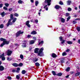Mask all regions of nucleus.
I'll return each mask as SVG.
<instances>
[{
	"instance_id": "nucleus-1",
	"label": "nucleus",
	"mask_w": 80,
	"mask_h": 80,
	"mask_svg": "<svg viewBox=\"0 0 80 80\" xmlns=\"http://www.w3.org/2000/svg\"><path fill=\"white\" fill-rule=\"evenodd\" d=\"M10 18V19L9 20L7 24V27H8L9 25H11L13 24V23L11 22V20L13 19V14H11Z\"/></svg>"
},
{
	"instance_id": "nucleus-2",
	"label": "nucleus",
	"mask_w": 80,
	"mask_h": 80,
	"mask_svg": "<svg viewBox=\"0 0 80 80\" xmlns=\"http://www.w3.org/2000/svg\"><path fill=\"white\" fill-rule=\"evenodd\" d=\"M23 31L22 32L21 31H19L16 33V37H19L20 36V34H23Z\"/></svg>"
},
{
	"instance_id": "nucleus-3",
	"label": "nucleus",
	"mask_w": 80,
	"mask_h": 80,
	"mask_svg": "<svg viewBox=\"0 0 80 80\" xmlns=\"http://www.w3.org/2000/svg\"><path fill=\"white\" fill-rule=\"evenodd\" d=\"M1 53H0V58H1L2 60L4 61L5 60V58L4 57V53H3L1 55Z\"/></svg>"
},
{
	"instance_id": "nucleus-4",
	"label": "nucleus",
	"mask_w": 80,
	"mask_h": 80,
	"mask_svg": "<svg viewBox=\"0 0 80 80\" xmlns=\"http://www.w3.org/2000/svg\"><path fill=\"white\" fill-rule=\"evenodd\" d=\"M45 3H48V5H51V2L52 0H45Z\"/></svg>"
},
{
	"instance_id": "nucleus-5",
	"label": "nucleus",
	"mask_w": 80,
	"mask_h": 80,
	"mask_svg": "<svg viewBox=\"0 0 80 80\" xmlns=\"http://www.w3.org/2000/svg\"><path fill=\"white\" fill-rule=\"evenodd\" d=\"M43 48H41L39 50V52H38V55H40L42 53V52H43Z\"/></svg>"
},
{
	"instance_id": "nucleus-6",
	"label": "nucleus",
	"mask_w": 80,
	"mask_h": 80,
	"mask_svg": "<svg viewBox=\"0 0 80 80\" xmlns=\"http://www.w3.org/2000/svg\"><path fill=\"white\" fill-rule=\"evenodd\" d=\"M12 53V51L8 49L7 51V55L8 56H10Z\"/></svg>"
},
{
	"instance_id": "nucleus-7",
	"label": "nucleus",
	"mask_w": 80,
	"mask_h": 80,
	"mask_svg": "<svg viewBox=\"0 0 80 80\" xmlns=\"http://www.w3.org/2000/svg\"><path fill=\"white\" fill-rule=\"evenodd\" d=\"M30 23V21H27L26 22V25H27L29 28H30V25L29 24Z\"/></svg>"
},
{
	"instance_id": "nucleus-8",
	"label": "nucleus",
	"mask_w": 80,
	"mask_h": 80,
	"mask_svg": "<svg viewBox=\"0 0 80 80\" xmlns=\"http://www.w3.org/2000/svg\"><path fill=\"white\" fill-rule=\"evenodd\" d=\"M4 43L5 45H8L9 44V42L8 41H7V40L6 39L3 42Z\"/></svg>"
},
{
	"instance_id": "nucleus-9",
	"label": "nucleus",
	"mask_w": 80,
	"mask_h": 80,
	"mask_svg": "<svg viewBox=\"0 0 80 80\" xmlns=\"http://www.w3.org/2000/svg\"><path fill=\"white\" fill-rule=\"evenodd\" d=\"M37 32L35 31H34L31 33V34L32 35H35V34H37Z\"/></svg>"
},
{
	"instance_id": "nucleus-10",
	"label": "nucleus",
	"mask_w": 80,
	"mask_h": 80,
	"mask_svg": "<svg viewBox=\"0 0 80 80\" xmlns=\"http://www.w3.org/2000/svg\"><path fill=\"white\" fill-rule=\"evenodd\" d=\"M39 50V48H36L34 50V52L36 53H37L38 52V51Z\"/></svg>"
},
{
	"instance_id": "nucleus-11",
	"label": "nucleus",
	"mask_w": 80,
	"mask_h": 80,
	"mask_svg": "<svg viewBox=\"0 0 80 80\" xmlns=\"http://www.w3.org/2000/svg\"><path fill=\"white\" fill-rule=\"evenodd\" d=\"M67 3L68 5H70L71 4V3H72V1H71L68 0L67 1Z\"/></svg>"
},
{
	"instance_id": "nucleus-12",
	"label": "nucleus",
	"mask_w": 80,
	"mask_h": 80,
	"mask_svg": "<svg viewBox=\"0 0 80 80\" xmlns=\"http://www.w3.org/2000/svg\"><path fill=\"white\" fill-rule=\"evenodd\" d=\"M4 70V67L2 66H0V71H3Z\"/></svg>"
},
{
	"instance_id": "nucleus-13",
	"label": "nucleus",
	"mask_w": 80,
	"mask_h": 80,
	"mask_svg": "<svg viewBox=\"0 0 80 80\" xmlns=\"http://www.w3.org/2000/svg\"><path fill=\"white\" fill-rule=\"evenodd\" d=\"M52 56L53 58H56V57H57V55L54 53H53L52 54Z\"/></svg>"
},
{
	"instance_id": "nucleus-14",
	"label": "nucleus",
	"mask_w": 80,
	"mask_h": 80,
	"mask_svg": "<svg viewBox=\"0 0 80 80\" xmlns=\"http://www.w3.org/2000/svg\"><path fill=\"white\" fill-rule=\"evenodd\" d=\"M12 65L15 67H17L18 66V64L17 63H14L12 64Z\"/></svg>"
},
{
	"instance_id": "nucleus-15",
	"label": "nucleus",
	"mask_w": 80,
	"mask_h": 80,
	"mask_svg": "<svg viewBox=\"0 0 80 80\" xmlns=\"http://www.w3.org/2000/svg\"><path fill=\"white\" fill-rule=\"evenodd\" d=\"M22 47L23 48H25L26 47V43H22Z\"/></svg>"
},
{
	"instance_id": "nucleus-16",
	"label": "nucleus",
	"mask_w": 80,
	"mask_h": 80,
	"mask_svg": "<svg viewBox=\"0 0 80 80\" xmlns=\"http://www.w3.org/2000/svg\"><path fill=\"white\" fill-rule=\"evenodd\" d=\"M60 7V6H59L58 5H56L55 6V8H56V9H59Z\"/></svg>"
},
{
	"instance_id": "nucleus-17",
	"label": "nucleus",
	"mask_w": 80,
	"mask_h": 80,
	"mask_svg": "<svg viewBox=\"0 0 80 80\" xmlns=\"http://www.w3.org/2000/svg\"><path fill=\"white\" fill-rule=\"evenodd\" d=\"M35 43V41L31 40L30 42V45H31L32 44H33V43Z\"/></svg>"
},
{
	"instance_id": "nucleus-18",
	"label": "nucleus",
	"mask_w": 80,
	"mask_h": 80,
	"mask_svg": "<svg viewBox=\"0 0 80 80\" xmlns=\"http://www.w3.org/2000/svg\"><path fill=\"white\" fill-rule=\"evenodd\" d=\"M1 15L2 16V17H3L5 16V12H2Z\"/></svg>"
},
{
	"instance_id": "nucleus-19",
	"label": "nucleus",
	"mask_w": 80,
	"mask_h": 80,
	"mask_svg": "<svg viewBox=\"0 0 80 80\" xmlns=\"http://www.w3.org/2000/svg\"><path fill=\"white\" fill-rule=\"evenodd\" d=\"M67 43L71 45V44H72V43H73V42H72V41H67Z\"/></svg>"
},
{
	"instance_id": "nucleus-20",
	"label": "nucleus",
	"mask_w": 80,
	"mask_h": 80,
	"mask_svg": "<svg viewBox=\"0 0 80 80\" xmlns=\"http://www.w3.org/2000/svg\"><path fill=\"white\" fill-rule=\"evenodd\" d=\"M56 75L57 76H58L59 77H60L62 75V73H58L56 74Z\"/></svg>"
},
{
	"instance_id": "nucleus-21",
	"label": "nucleus",
	"mask_w": 80,
	"mask_h": 80,
	"mask_svg": "<svg viewBox=\"0 0 80 80\" xmlns=\"http://www.w3.org/2000/svg\"><path fill=\"white\" fill-rule=\"evenodd\" d=\"M20 70V68H17V71H16V72H17V73H18Z\"/></svg>"
},
{
	"instance_id": "nucleus-22",
	"label": "nucleus",
	"mask_w": 80,
	"mask_h": 80,
	"mask_svg": "<svg viewBox=\"0 0 80 80\" xmlns=\"http://www.w3.org/2000/svg\"><path fill=\"white\" fill-rule=\"evenodd\" d=\"M35 65H36V67H39V66H40V64L38 63V62H36L35 63Z\"/></svg>"
},
{
	"instance_id": "nucleus-23",
	"label": "nucleus",
	"mask_w": 80,
	"mask_h": 80,
	"mask_svg": "<svg viewBox=\"0 0 80 80\" xmlns=\"http://www.w3.org/2000/svg\"><path fill=\"white\" fill-rule=\"evenodd\" d=\"M70 68L68 67L66 69V72H69L70 71Z\"/></svg>"
},
{
	"instance_id": "nucleus-24",
	"label": "nucleus",
	"mask_w": 80,
	"mask_h": 80,
	"mask_svg": "<svg viewBox=\"0 0 80 80\" xmlns=\"http://www.w3.org/2000/svg\"><path fill=\"white\" fill-rule=\"evenodd\" d=\"M67 55V54L66 52H64L63 53H62V56H65V55Z\"/></svg>"
},
{
	"instance_id": "nucleus-25",
	"label": "nucleus",
	"mask_w": 80,
	"mask_h": 80,
	"mask_svg": "<svg viewBox=\"0 0 80 80\" xmlns=\"http://www.w3.org/2000/svg\"><path fill=\"white\" fill-rule=\"evenodd\" d=\"M61 22L62 23H64L65 22V19H63V18H61Z\"/></svg>"
},
{
	"instance_id": "nucleus-26",
	"label": "nucleus",
	"mask_w": 80,
	"mask_h": 80,
	"mask_svg": "<svg viewBox=\"0 0 80 80\" xmlns=\"http://www.w3.org/2000/svg\"><path fill=\"white\" fill-rule=\"evenodd\" d=\"M80 75V72H78L75 73V76L76 77H77L78 76Z\"/></svg>"
},
{
	"instance_id": "nucleus-27",
	"label": "nucleus",
	"mask_w": 80,
	"mask_h": 80,
	"mask_svg": "<svg viewBox=\"0 0 80 80\" xmlns=\"http://www.w3.org/2000/svg\"><path fill=\"white\" fill-rule=\"evenodd\" d=\"M17 20V18H14V19H13L12 22V23H14V22H15V21Z\"/></svg>"
},
{
	"instance_id": "nucleus-28",
	"label": "nucleus",
	"mask_w": 80,
	"mask_h": 80,
	"mask_svg": "<svg viewBox=\"0 0 80 80\" xmlns=\"http://www.w3.org/2000/svg\"><path fill=\"white\" fill-rule=\"evenodd\" d=\"M4 27V25L3 24H1L0 25V28H3Z\"/></svg>"
},
{
	"instance_id": "nucleus-29",
	"label": "nucleus",
	"mask_w": 80,
	"mask_h": 80,
	"mask_svg": "<svg viewBox=\"0 0 80 80\" xmlns=\"http://www.w3.org/2000/svg\"><path fill=\"white\" fill-rule=\"evenodd\" d=\"M44 8H46V10L47 11L48 10V8H47V5H46L44 7Z\"/></svg>"
},
{
	"instance_id": "nucleus-30",
	"label": "nucleus",
	"mask_w": 80,
	"mask_h": 80,
	"mask_svg": "<svg viewBox=\"0 0 80 80\" xmlns=\"http://www.w3.org/2000/svg\"><path fill=\"white\" fill-rule=\"evenodd\" d=\"M25 73H26V71L25 70H22V74H25Z\"/></svg>"
},
{
	"instance_id": "nucleus-31",
	"label": "nucleus",
	"mask_w": 80,
	"mask_h": 80,
	"mask_svg": "<svg viewBox=\"0 0 80 80\" xmlns=\"http://www.w3.org/2000/svg\"><path fill=\"white\" fill-rule=\"evenodd\" d=\"M5 39H4L3 38H0V40H1V41H3V42L4 41H5Z\"/></svg>"
},
{
	"instance_id": "nucleus-32",
	"label": "nucleus",
	"mask_w": 80,
	"mask_h": 80,
	"mask_svg": "<svg viewBox=\"0 0 80 80\" xmlns=\"http://www.w3.org/2000/svg\"><path fill=\"white\" fill-rule=\"evenodd\" d=\"M52 73L53 75H56V72L54 71H52Z\"/></svg>"
},
{
	"instance_id": "nucleus-33",
	"label": "nucleus",
	"mask_w": 80,
	"mask_h": 80,
	"mask_svg": "<svg viewBox=\"0 0 80 80\" xmlns=\"http://www.w3.org/2000/svg\"><path fill=\"white\" fill-rule=\"evenodd\" d=\"M16 78H17V80H19L20 77V76H19L17 75L16 76Z\"/></svg>"
},
{
	"instance_id": "nucleus-34",
	"label": "nucleus",
	"mask_w": 80,
	"mask_h": 80,
	"mask_svg": "<svg viewBox=\"0 0 80 80\" xmlns=\"http://www.w3.org/2000/svg\"><path fill=\"white\" fill-rule=\"evenodd\" d=\"M33 61L34 62H37L38 61V58H35V59H33Z\"/></svg>"
},
{
	"instance_id": "nucleus-35",
	"label": "nucleus",
	"mask_w": 80,
	"mask_h": 80,
	"mask_svg": "<svg viewBox=\"0 0 80 80\" xmlns=\"http://www.w3.org/2000/svg\"><path fill=\"white\" fill-rule=\"evenodd\" d=\"M18 3H19L20 4H21V3H22V1L21 0H19L18 2Z\"/></svg>"
},
{
	"instance_id": "nucleus-36",
	"label": "nucleus",
	"mask_w": 80,
	"mask_h": 80,
	"mask_svg": "<svg viewBox=\"0 0 80 80\" xmlns=\"http://www.w3.org/2000/svg\"><path fill=\"white\" fill-rule=\"evenodd\" d=\"M59 38L60 40V41H63V37H60Z\"/></svg>"
},
{
	"instance_id": "nucleus-37",
	"label": "nucleus",
	"mask_w": 80,
	"mask_h": 80,
	"mask_svg": "<svg viewBox=\"0 0 80 80\" xmlns=\"http://www.w3.org/2000/svg\"><path fill=\"white\" fill-rule=\"evenodd\" d=\"M68 10L69 12H70V11H72V8H68Z\"/></svg>"
},
{
	"instance_id": "nucleus-38",
	"label": "nucleus",
	"mask_w": 80,
	"mask_h": 80,
	"mask_svg": "<svg viewBox=\"0 0 80 80\" xmlns=\"http://www.w3.org/2000/svg\"><path fill=\"white\" fill-rule=\"evenodd\" d=\"M18 66L19 67H22V66H23V64L22 63H20L18 65Z\"/></svg>"
},
{
	"instance_id": "nucleus-39",
	"label": "nucleus",
	"mask_w": 80,
	"mask_h": 80,
	"mask_svg": "<svg viewBox=\"0 0 80 80\" xmlns=\"http://www.w3.org/2000/svg\"><path fill=\"white\" fill-rule=\"evenodd\" d=\"M14 15L15 17H18V14L15 13L14 14Z\"/></svg>"
},
{
	"instance_id": "nucleus-40",
	"label": "nucleus",
	"mask_w": 80,
	"mask_h": 80,
	"mask_svg": "<svg viewBox=\"0 0 80 80\" xmlns=\"http://www.w3.org/2000/svg\"><path fill=\"white\" fill-rule=\"evenodd\" d=\"M41 43H42V44H43V41H42L41 42H39V45H40V44H41Z\"/></svg>"
},
{
	"instance_id": "nucleus-41",
	"label": "nucleus",
	"mask_w": 80,
	"mask_h": 80,
	"mask_svg": "<svg viewBox=\"0 0 80 80\" xmlns=\"http://www.w3.org/2000/svg\"><path fill=\"white\" fill-rule=\"evenodd\" d=\"M7 60H8V61H11L12 60V58H9L8 57L7 58Z\"/></svg>"
},
{
	"instance_id": "nucleus-42",
	"label": "nucleus",
	"mask_w": 80,
	"mask_h": 80,
	"mask_svg": "<svg viewBox=\"0 0 80 80\" xmlns=\"http://www.w3.org/2000/svg\"><path fill=\"white\" fill-rule=\"evenodd\" d=\"M20 58H21V59H23V56L22 54L20 55Z\"/></svg>"
},
{
	"instance_id": "nucleus-43",
	"label": "nucleus",
	"mask_w": 80,
	"mask_h": 80,
	"mask_svg": "<svg viewBox=\"0 0 80 80\" xmlns=\"http://www.w3.org/2000/svg\"><path fill=\"white\" fill-rule=\"evenodd\" d=\"M77 30L78 32H80V27H78L77 28Z\"/></svg>"
},
{
	"instance_id": "nucleus-44",
	"label": "nucleus",
	"mask_w": 80,
	"mask_h": 80,
	"mask_svg": "<svg viewBox=\"0 0 80 80\" xmlns=\"http://www.w3.org/2000/svg\"><path fill=\"white\" fill-rule=\"evenodd\" d=\"M3 9H4V10H8V8H7L6 7H3Z\"/></svg>"
},
{
	"instance_id": "nucleus-45",
	"label": "nucleus",
	"mask_w": 80,
	"mask_h": 80,
	"mask_svg": "<svg viewBox=\"0 0 80 80\" xmlns=\"http://www.w3.org/2000/svg\"><path fill=\"white\" fill-rule=\"evenodd\" d=\"M59 3L60 5H63V3L62 2V1H60L59 2Z\"/></svg>"
},
{
	"instance_id": "nucleus-46",
	"label": "nucleus",
	"mask_w": 80,
	"mask_h": 80,
	"mask_svg": "<svg viewBox=\"0 0 80 80\" xmlns=\"http://www.w3.org/2000/svg\"><path fill=\"white\" fill-rule=\"evenodd\" d=\"M4 5H5V6L7 7H8L9 6V4L8 3H5Z\"/></svg>"
},
{
	"instance_id": "nucleus-47",
	"label": "nucleus",
	"mask_w": 80,
	"mask_h": 80,
	"mask_svg": "<svg viewBox=\"0 0 80 80\" xmlns=\"http://www.w3.org/2000/svg\"><path fill=\"white\" fill-rule=\"evenodd\" d=\"M7 78H8L9 80H12V77H11L10 76H8Z\"/></svg>"
},
{
	"instance_id": "nucleus-48",
	"label": "nucleus",
	"mask_w": 80,
	"mask_h": 80,
	"mask_svg": "<svg viewBox=\"0 0 80 80\" xmlns=\"http://www.w3.org/2000/svg\"><path fill=\"white\" fill-rule=\"evenodd\" d=\"M5 45V44L4 43H3H3L1 44L0 45V47H3V45Z\"/></svg>"
},
{
	"instance_id": "nucleus-49",
	"label": "nucleus",
	"mask_w": 80,
	"mask_h": 80,
	"mask_svg": "<svg viewBox=\"0 0 80 80\" xmlns=\"http://www.w3.org/2000/svg\"><path fill=\"white\" fill-rule=\"evenodd\" d=\"M38 1H36L35 2V5H36V6H37L38 5Z\"/></svg>"
},
{
	"instance_id": "nucleus-50",
	"label": "nucleus",
	"mask_w": 80,
	"mask_h": 80,
	"mask_svg": "<svg viewBox=\"0 0 80 80\" xmlns=\"http://www.w3.org/2000/svg\"><path fill=\"white\" fill-rule=\"evenodd\" d=\"M65 42V40H62V42H61L62 44H63V43H64Z\"/></svg>"
},
{
	"instance_id": "nucleus-51",
	"label": "nucleus",
	"mask_w": 80,
	"mask_h": 80,
	"mask_svg": "<svg viewBox=\"0 0 80 80\" xmlns=\"http://www.w3.org/2000/svg\"><path fill=\"white\" fill-rule=\"evenodd\" d=\"M70 16L68 17L67 18V21H68V20H69L70 19Z\"/></svg>"
},
{
	"instance_id": "nucleus-52",
	"label": "nucleus",
	"mask_w": 80,
	"mask_h": 80,
	"mask_svg": "<svg viewBox=\"0 0 80 80\" xmlns=\"http://www.w3.org/2000/svg\"><path fill=\"white\" fill-rule=\"evenodd\" d=\"M32 37V36H31V35H28L27 36V37H28V38H30V37Z\"/></svg>"
},
{
	"instance_id": "nucleus-53",
	"label": "nucleus",
	"mask_w": 80,
	"mask_h": 80,
	"mask_svg": "<svg viewBox=\"0 0 80 80\" xmlns=\"http://www.w3.org/2000/svg\"><path fill=\"white\" fill-rule=\"evenodd\" d=\"M66 17H68L69 16V13H67L66 14Z\"/></svg>"
},
{
	"instance_id": "nucleus-54",
	"label": "nucleus",
	"mask_w": 80,
	"mask_h": 80,
	"mask_svg": "<svg viewBox=\"0 0 80 80\" xmlns=\"http://www.w3.org/2000/svg\"><path fill=\"white\" fill-rule=\"evenodd\" d=\"M72 23L73 24H75V23H77V22L76 21H72Z\"/></svg>"
},
{
	"instance_id": "nucleus-55",
	"label": "nucleus",
	"mask_w": 80,
	"mask_h": 80,
	"mask_svg": "<svg viewBox=\"0 0 80 80\" xmlns=\"http://www.w3.org/2000/svg\"><path fill=\"white\" fill-rule=\"evenodd\" d=\"M69 51H70V49H68L66 51V52H69Z\"/></svg>"
},
{
	"instance_id": "nucleus-56",
	"label": "nucleus",
	"mask_w": 80,
	"mask_h": 80,
	"mask_svg": "<svg viewBox=\"0 0 80 80\" xmlns=\"http://www.w3.org/2000/svg\"><path fill=\"white\" fill-rule=\"evenodd\" d=\"M3 7V4H0V8H2Z\"/></svg>"
},
{
	"instance_id": "nucleus-57",
	"label": "nucleus",
	"mask_w": 80,
	"mask_h": 80,
	"mask_svg": "<svg viewBox=\"0 0 80 80\" xmlns=\"http://www.w3.org/2000/svg\"><path fill=\"white\" fill-rule=\"evenodd\" d=\"M35 22H36V23H38V20L37 19H36L35 20Z\"/></svg>"
},
{
	"instance_id": "nucleus-58",
	"label": "nucleus",
	"mask_w": 80,
	"mask_h": 80,
	"mask_svg": "<svg viewBox=\"0 0 80 80\" xmlns=\"http://www.w3.org/2000/svg\"><path fill=\"white\" fill-rule=\"evenodd\" d=\"M12 8H10L9 9V12H11V11H12Z\"/></svg>"
},
{
	"instance_id": "nucleus-59",
	"label": "nucleus",
	"mask_w": 80,
	"mask_h": 80,
	"mask_svg": "<svg viewBox=\"0 0 80 80\" xmlns=\"http://www.w3.org/2000/svg\"><path fill=\"white\" fill-rule=\"evenodd\" d=\"M33 39H34V40L35 41L37 40V38L35 37H33Z\"/></svg>"
},
{
	"instance_id": "nucleus-60",
	"label": "nucleus",
	"mask_w": 80,
	"mask_h": 80,
	"mask_svg": "<svg viewBox=\"0 0 80 80\" xmlns=\"http://www.w3.org/2000/svg\"><path fill=\"white\" fill-rule=\"evenodd\" d=\"M60 62L61 63H64V61L63 60H61Z\"/></svg>"
},
{
	"instance_id": "nucleus-61",
	"label": "nucleus",
	"mask_w": 80,
	"mask_h": 80,
	"mask_svg": "<svg viewBox=\"0 0 80 80\" xmlns=\"http://www.w3.org/2000/svg\"><path fill=\"white\" fill-rule=\"evenodd\" d=\"M12 72H15V70L13 69L12 70Z\"/></svg>"
},
{
	"instance_id": "nucleus-62",
	"label": "nucleus",
	"mask_w": 80,
	"mask_h": 80,
	"mask_svg": "<svg viewBox=\"0 0 80 80\" xmlns=\"http://www.w3.org/2000/svg\"><path fill=\"white\" fill-rule=\"evenodd\" d=\"M78 43H80V39H79V40H78Z\"/></svg>"
},
{
	"instance_id": "nucleus-63",
	"label": "nucleus",
	"mask_w": 80,
	"mask_h": 80,
	"mask_svg": "<svg viewBox=\"0 0 80 80\" xmlns=\"http://www.w3.org/2000/svg\"><path fill=\"white\" fill-rule=\"evenodd\" d=\"M68 77H69V75H68L66 77V78H68Z\"/></svg>"
},
{
	"instance_id": "nucleus-64",
	"label": "nucleus",
	"mask_w": 80,
	"mask_h": 80,
	"mask_svg": "<svg viewBox=\"0 0 80 80\" xmlns=\"http://www.w3.org/2000/svg\"><path fill=\"white\" fill-rule=\"evenodd\" d=\"M31 2L32 3H33V0H31Z\"/></svg>"
}]
</instances>
